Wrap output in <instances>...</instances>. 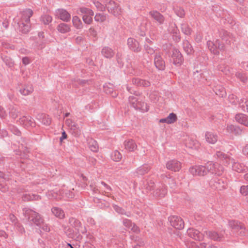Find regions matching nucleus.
<instances>
[{"mask_svg":"<svg viewBox=\"0 0 248 248\" xmlns=\"http://www.w3.org/2000/svg\"><path fill=\"white\" fill-rule=\"evenodd\" d=\"M33 11L29 8L26 9L20 13L21 17L18 22L19 31L27 33L31 29L30 18L32 16Z\"/></svg>","mask_w":248,"mask_h":248,"instance_id":"obj_1","label":"nucleus"},{"mask_svg":"<svg viewBox=\"0 0 248 248\" xmlns=\"http://www.w3.org/2000/svg\"><path fill=\"white\" fill-rule=\"evenodd\" d=\"M24 216L29 221L34 223L37 226H40L44 219L39 213L29 208L23 209Z\"/></svg>","mask_w":248,"mask_h":248,"instance_id":"obj_2","label":"nucleus"},{"mask_svg":"<svg viewBox=\"0 0 248 248\" xmlns=\"http://www.w3.org/2000/svg\"><path fill=\"white\" fill-rule=\"evenodd\" d=\"M24 216L29 221L34 223L37 226H40L44 219L39 213L29 208L23 209Z\"/></svg>","mask_w":248,"mask_h":248,"instance_id":"obj_3","label":"nucleus"},{"mask_svg":"<svg viewBox=\"0 0 248 248\" xmlns=\"http://www.w3.org/2000/svg\"><path fill=\"white\" fill-rule=\"evenodd\" d=\"M228 225L237 235L245 236L248 235V231L246 229L245 225L238 220H229Z\"/></svg>","mask_w":248,"mask_h":248,"instance_id":"obj_4","label":"nucleus"},{"mask_svg":"<svg viewBox=\"0 0 248 248\" xmlns=\"http://www.w3.org/2000/svg\"><path fill=\"white\" fill-rule=\"evenodd\" d=\"M205 167L206 168L207 174L210 173L219 176L224 171V168L223 166L217 163H214L212 161H208L206 163Z\"/></svg>","mask_w":248,"mask_h":248,"instance_id":"obj_5","label":"nucleus"},{"mask_svg":"<svg viewBox=\"0 0 248 248\" xmlns=\"http://www.w3.org/2000/svg\"><path fill=\"white\" fill-rule=\"evenodd\" d=\"M104 3L109 13L116 16L121 14L122 10L119 5L113 0H104Z\"/></svg>","mask_w":248,"mask_h":248,"instance_id":"obj_6","label":"nucleus"},{"mask_svg":"<svg viewBox=\"0 0 248 248\" xmlns=\"http://www.w3.org/2000/svg\"><path fill=\"white\" fill-rule=\"evenodd\" d=\"M210 187L215 190H222L226 188L227 183L222 179L214 178L209 182Z\"/></svg>","mask_w":248,"mask_h":248,"instance_id":"obj_7","label":"nucleus"},{"mask_svg":"<svg viewBox=\"0 0 248 248\" xmlns=\"http://www.w3.org/2000/svg\"><path fill=\"white\" fill-rule=\"evenodd\" d=\"M170 61L176 66H180L183 64L184 58L181 53L178 49L173 48Z\"/></svg>","mask_w":248,"mask_h":248,"instance_id":"obj_8","label":"nucleus"},{"mask_svg":"<svg viewBox=\"0 0 248 248\" xmlns=\"http://www.w3.org/2000/svg\"><path fill=\"white\" fill-rule=\"evenodd\" d=\"M189 171L193 176H204L207 174L205 163L204 165H195L190 167Z\"/></svg>","mask_w":248,"mask_h":248,"instance_id":"obj_9","label":"nucleus"},{"mask_svg":"<svg viewBox=\"0 0 248 248\" xmlns=\"http://www.w3.org/2000/svg\"><path fill=\"white\" fill-rule=\"evenodd\" d=\"M170 225L176 229L181 230L184 227V221L178 216H173L169 218Z\"/></svg>","mask_w":248,"mask_h":248,"instance_id":"obj_10","label":"nucleus"},{"mask_svg":"<svg viewBox=\"0 0 248 248\" xmlns=\"http://www.w3.org/2000/svg\"><path fill=\"white\" fill-rule=\"evenodd\" d=\"M219 36L221 39L225 41L227 45L231 46L234 43L235 39L232 34L224 30H221L219 31Z\"/></svg>","mask_w":248,"mask_h":248,"instance_id":"obj_11","label":"nucleus"},{"mask_svg":"<svg viewBox=\"0 0 248 248\" xmlns=\"http://www.w3.org/2000/svg\"><path fill=\"white\" fill-rule=\"evenodd\" d=\"M70 225L75 228L78 233H84L87 231L85 227L82 226L81 223L78 219L74 217H70L69 219Z\"/></svg>","mask_w":248,"mask_h":248,"instance_id":"obj_12","label":"nucleus"},{"mask_svg":"<svg viewBox=\"0 0 248 248\" xmlns=\"http://www.w3.org/2000/svg\"><path fill=\"white\" fill-rule=\"evenodd\" d=\"M55 16L64 22H67L71 19L70 14L64 9H58L56 10Z\"/></svg>","mask_w":248,"mask_h":248,"instance_id":"obj_13","label":"nucleus"},{"mask_svg":"<svg viewBox=\"0 0 248 248\" xmlns=\"http://www.w3.org/2000/svg\"><path fill=\"white\" fill-rule=\"evenodd\" d=\"M127 44L129 49L134 52L138 53L141 50L139 42L133 38H128Z\"/></svg>","mask_w":248,"mask_h":248,"instance_id":"obj_14","label":"nucleus"},{"mask_svg":"<svg viewBox=\"0 0 248 248\" xmlns=\"http://www.w3.org/2000/svg\"><path fill=\"white\" fill-rule=\"evenodd\" d=\"M166 168L171 171H178L182 168V164L177 160L172 159L166 163Z\"/></svg>","mask_w":248,"mask_h":248,"instance_id":"obj_15","label":"nucleus"},{"mask_svg":"<svg viewBox=\"0 0 248 248\" xmlns=\"http://www.w3.org/2000/svg\"><path fill=\"white\" fill-rule=\"evenodd\" d=\"M18 121L20 124L26 127H34L35 125L34 120L29 116H23Z\"/></svg>","mask_w":248,"mask_h":248,"instance_id":"obj_16","label":"nucleus"},{"mask_svg":"<svg viewBox=\"0 0 248 248\" xmlns=\"http://www.w3.org/2000/svg\"><path fill=\"white\" fill-rule=\"evenodd\" d=\"M154 64L157 69L164 70L165 68V62L159 53H156L154 58Z\"/></svg>","mask_w":248,"mask_h":248,"instance_id":"obj_17","label":"nucleus"},{"mask_svg":"<svg viewBox=\"0 0 248 248\" xmlns=\"http://www.w3.org/2000/svg\"><path fill=\"white\" fill-rule=\"evenodd\" d=\"M124 149L128 152H134L137 149V145L133 140L128 139L124 142Z\"/></svg>","mask_w":248,"mask_h":248,"instance_id":"obj_18","label":"nucleus"},{"mask_svg":"<svg viewBox=\"0 0 248 248\" xmlns=\"http://www.w3.org/2000/svg\"><path fill=\"white\" fill-rule=\"evenodd\" d=\"M149 15L152 18L158 23L159 25H162L163 24L165 18L164 16L157 11H151L149 12Z\"/></svg>","mask_w":248,"mask_h":248,"instance_id":"obj_19","label":"nucleus"},{"mask_svg":"<svg viewBox=\"0 0 248 248\" xmlns=\"http://www.w3.org/2000/svg\"><path fill=\"white\" fill-rule=\"evenodd\" d=\"M187 233L189 237L196 240L201 241L203 238L202 233H201L198 230L194 228H189L187 230Z\"/></svg>","mask_w":248,"mask_h":248,"instance_id":"obj_20","label":"nucleus"},{"mask_svg":"<svg viewBox=\"0 0 248 248\" xmlns=\"http://www.w3.org/2000/svg\"><path fill=\"white\" fill-rule=\"evenodd\" d=\"M152 167L148 164H144L138 167L136 170L135 173L137 175H144L147 174L151 169Z\"/></svg>","mask_w":248,"mask_h":248,"instance_id":"obj_21","label":"nucleus"},{"mask_svg":"<svg viewBox=\"0 0 248 248\" xmlns=\"http://www.w3.org/2000/svg\"><path fill=\"white\" fill-rule=\"evenodd\" d=\"M20 93L24 96L31 94L33 91V88L31 84H25L22 85L19 90Z\"/></svg>","mask_w":248,"mask_h":248,"instance_id":"obj_22","label":"nucleus"},{"mask_svg":"<svg viewBox=\"0 0 248 248\" xmlns=\"http://www.w3.org/2000/svg\"><path fill=\"white\" fill-rule=\"evenodd\" d=\"M167 193V189L165 185L163 184H161L159 187L155 191L154 195L156 197L163 198Z\"/></svg>","mask_w":248,"mask_h":248,"instance_id":"obj_23","label":"nucleus"},{"mask_svg":"<svg viewBox=\"0 0 248 248\" xmlns=\"http://www.w3.org/2000/svg\"><path fill=\"white\" fill-rule=\"evenodd\" d=\"M235 120L238 123L248 127V116L245 114L239 113L235 116Z\"/></svg>","mask_w":248,"mask_h":248,"instance_id":"obj_24","label":"nucleus"},{"mask_svg":"<svg viewBox=\"0 0 248 248\" xmlns=\"http://www.w3.org/2000/svg\"><path fill=\"white\" fill-rule=\"evenodd\" d=\"M8 180V178L5 177V175L2 172L0 171V190L3 192L7 191L8 189V187L5 184Z\"/></svg>","mask_w":248,"mask_h":248,"instance_id":"obj_25","label":"nucleus"},{"mask_svg":"<svg viewBox=\"0 0 248 248\" xmlns=\"http://www.w3.org/2000/svg\"><path fill=\"white\" fill-rule=\"evenodd\" d=\"M232 170L237 172H244L248 170V168L244 164L238 162H235L232 166Z\"/></svg>","mask_w":248,"mask_h":248,"instance_id":"obj_26","label":"nucleus"},{"mask_svg":"<svg viewBox=\"0 0 248 248\" xmlns=\"http://www.w3.org/2000/svg\"><path fill=\"white\" fill-rule=\"evenodd\" d=\"M102 55L107 59H111L115 54L114 50L108 46L104 47L101 50Z\"/></svg>","mask_w":248,"mask_h":248,"instance_id":"obj_27","label":"nucleus"},{"mask_svg":"<svg viewBox=\"0 0 248 248\" xmlns=\"http://www.w3.org/2000/svg\"><path fill=\"white\" fill-rule=\"evenodd\" d=\"M132 82L133 84L138 86H142L144 87H149L150 86V82L145 79H141L139 78H133Z\"/></svg>","mask_w":248,"mask_h":248,"instance_id":"obj_28","label":"nucleus"},{"mask_svg":"<svg viewBox=\"0 0 248 248\" xmlns=\"http://www.w3.org/2000/svg\"><path fill=\"white\" fill-rule=\"evenodd\" d=\"M205 137L206 141L210 144H215L217 141V135L211 132H207Z\"/></svg>","mask_w":248,"mask_h":248,"instance_id":"obj_29","label":"nucleus"},{"mask_svg":"<svg viewBox=\"0 0 248 248\" xmlns=\"http://www.w3.org/2000/svg\"><path fill=\"white\" fill-rule=\"evenodd\" d=\"M226 129L228 132L235 135H239L243 133V129H241L240 127L232 124L228 125Z\"/></svg>","mask_w":248,"mask_h":248,"instance_id":"obj_30","label":"nucleus"},{"mask_svg":"<svg viewBox=\"0 0 248 248\" xmlns=\"http://www.w3.org/2000/svg\"><path fill=\"white\" fill-rule=\"evenodd\" d=\"M51 212L56 217L60 219H63L65 217V214L63 211L59 207H52L51 209Z\"/></svg>","mask_w":248,"mask_h":248,"instance_id":"obj_31","label":"nucleus"},{"mask_svg":"<svg viewBox=\"0 0 248 248\" xmlns=\"http://www.w3.org/2000/svg\"><path fill=\"white\" fill-rule=\"evenodd\" d=\"M57 30L61 33H66L71 31V26L64 23L59 24L57 27Z\"/></svg>","mask_w":248,"mask_h":248,"instance_id":"obj_32","label":"nucleus"},{"mask_svg":"<svg viewBox=\"0 0 248 248\" xmlns=\"http://www.w3.org/2000/svg\"><path fill=\"white\" fill-rule=\"evenodd\" d=\"M62 191L55 192L54 191H50L47 193L48 197L51 199H55L57 201L61 200L63 196L62 195Z\"/></svg>","mask_w":248,"mask_h":248,"instance_id":"obj_33","label":"nucleus"},{"mask_svg":"<svg viewBox=\"0 0 248 248\" xmlns=\"http://www.w3.org/2000/svg\"><path fill=\"white\" fill-rule=\"evenodd\" d=\"M134 108L140 110L142 112H147L149 109V106L144 102L138 101Z\"/></svg>","mask_w":248,"mask_h":248,"instance_id":"obj_34","label":"nucleus"},{"mask_svg":"<svg viewBox=\"0 0 248 248\" xmlns=\"http://www.w3.org/2000/svg\"><path fill=\"white\" fill-rule=\"evenodd\" d=\"M155 186V184L152 180H147L143 182V188L146 190V192H149L154 189Z\"/></svg>","mask_w":248,"mask_h":248,"instance_id":"obj_35","label":"nucleus"},{"mask_svg":"<svg viewBox=\"0 0 248 248\" xmlns=\"http://www.w3.org/2000/svg\"><path fill=\"white\" fill-rule=\"evenodd\" d=\"M214 157L221 161L226 160V162L228 159H230L229 156L227 154L220 151H217Z\"/></svg>","mask_w":248,"mask_h":248,"instance_id":"obj_36","label":"nucleus"},{"mask_svg":"<svg viewBox=\"0 0 248 248\" xmlns=\"http://www.w3.org/2000/svg\"><path fill=\"white\" fill-rule=\"evenodd\" d=\"M183 47L184 50L188 55L191 54L193 51V48H192L191 44L186 40L183 41Z\"/></svg>","mask_w":248,"mask_h":248,"instance_id":"obj_37","label":"nucleus"},{"mask_svg":"<svg viewBox=\"0 0 248 248\" xmlns=\"http://www.w3.org/2000/svg\"><path fill=\"white\" fill-rule=\"evenodd\" d=\"M70 132L75 137H79L81 134V131L79 127L77 124H73L70 128Z\"/></svg>","mask_w":248,"mask_h":248,"instance_id":"obj_38","label":"nucleus"},{"mask_svg":"<svg viewBox=\"0 0 248 248\" xmlns=\"http://www.w3.org/2000/svg\"><path fill=\"white\" fill-rule=\"evenodd\" d=\"M72 22L73 26L77 29H81L82 28V23L81 20L78 16L73 17Z\"/></svg>","mask_w":248,"mask_h":248,"instance_id":"obj_39","label":"nucleus"},{"mask_svg":"<svg viewBox=\"0 0 248 248\" xmlns=\"http://www.w3.org/2000/svg\"><path fill=\"white\" fill-rule=\"evenodd\" d=\"M206 235L210 238L217 240V241H220L221 237L215 232L212 231H207L205 232Z\"/></svg>","mask_w":248,"mask_h":248,"instance_id":"obj_40","label":"nucleus"},{"mask_svg":"<svg viewBox=\"0 0 248 248\" xmlns=\"http://www.w3.org/2000/svg\"><path fill=\"white\" fill-rule=\"evenodd\" d=\"M88 146L90 150L94 152L98 151V146L96 141L91 139L88 142Z\"/></svg>","mask_w":248,"mask_h":248,"instance_id":"obj_41","label":"nucleus"},{"mask_svg":"<svg viewBox=\"0 0 248 248\" xmlns=\"http://www.w3.org/2000/svg\"><path fill=\"white\" fill-rule=\"evenodd\" d=\"M239 108L244 111L248 112V101L242 99L239 102Z\"/></svg>","mask_w":248,"mask_h":248,"instance_id":"obj_42","label":"nucleus"},{"mask_svg":"<svg viewBox=\"0 0 248 248\" xmlns=\"http://www.w3.org/2000/svg\"><path fill=\"white\" fill-rule=\"evenodd\" d=\"M186 146L189 148H193L197 146L198 142L197 140H194L191 138H188L186 140Z\"/></svg>","mask_w":248,"mask_h":248,"instance_id":"obj_43","label":"nucleus"},{"mask_svg":"<svg viewBox=\"0 0 248 248\" xmlns=\"http://www.w3.org/2000/svg\"><path fill=\"white\" fill-rule=\"evenodd\" d=\"M181 29L182 32L187 35H190L192 32V30L191 28L189 27V26L186 23H183L181 25Z\"/></svg>","mask_w":248,"mask_h":248,"instance_id":"obj_44","label":"nucleus"},{"mask_svg":"<svg viewBox=\"0 0 248 248\" xmlns=\"http://www.w3.org/2000/svg\"><path fill=\"white\" fill-rule=\"evenodd\" d=\"M111 158L115 161H120L122 158V155L118 151L115 150L111 155Z\"/></svg>","mask_w":248,"mask_h":248,"instance_id":"obj_45","label":"nucleus"},{"mask_svg":"<svg viewBox=\"0 0 248 248\" xmlns=\"http://www.w3.org/2000/svg\"><path fill=\"white\" fill-rule=\"evenodd\" d=\"M52 20V17L51 16L48 15H44L42 16L41 17V21L45 24V25H48L51 22Z\"/></svg>","mask_w":248,"mask_h":248,"instance_id":"obj_46","label":"nucleus"},{"mask_svg":"<svg viewBox=\"0 0 248 248\" xmlns=\"http://www.w3.org/2000/svg\"><path fill=\"white\" fill-rule=\"evenodd\" d=\"M20 111L18 110V109L14 107H12L10 108V115L13 119H16L18 116Z\"/></svg>","mask_w":248,"mask_h":248,"instance_id":"obj_47","label":"nucleus"},{"mask_svg":"<svg viewBox=\"0 0 248 248\" xmlns=\"http://www.w3.org/2000/svg\"><path fill=\"white\" fill-rule=\"evenodd\" d=\"M167 118L168 121V124H173L177 120V115L173 112L170 113Z\"/></svg>","mask_w":248,"mask_h":248,"instance_id":"obj_48","label":"nucleus"},{"mask_svg":"<svg viewBox=\"0 0 248 248\" xmlns=\"http://www.w3.org/2000/svg\"><path fill=\"white\" fill-rule=\"evenodd\" d=\"M79 11L81 14H84L85 15H90L91 16H93L94 15L93 12L90 9L82 7L79 9Z\"/></svg>","mask_w":248,"mask_h":248,"instance_id":"obj_49","label":"nucleus"},{"mask_svg":"<svg viewBox=\"0 0 248 248\" xmlns=\"http://www.w3.org/2000/svg\"><path fill=\"white\" fill-rule=\"evenodd\" d=\"M107 19V16L104 14H96L94 16V20L97 22H103Z\"/></svg>","mask_w":248,"mask_h":248,"instance_id":"obj_50","label":"nucleus"},{"mask_svg":"<svg viewBox=\"0 0 248 248\" xmlns=\"http://www.w3.org/2000/svg\"><path fill=\"white\" fill-rule=\"evenodd\" d=\"M9 129L12 133L16 135L20 136L21 134L20 131L14 125H9Z\"/></svg>","mask_w":248,"mask_h":248,"instance_id":"obj_51","label":"nucleus"},{"mask_svg":"<svg viewBox=\"0 0 248 248\" xmlns=\"http://www.w3.org/2000/svg\"><path fill=\"white\" fill-rule=\"evenodd\" d=\"M175 12L176 14L180 17H184L185 15L184 10L181 7H176L175 9Z\"/></svg>","mask_w":248,"mask_h":248,"instance_id":"obj_52","label":"nucleus"},{"mask_svg":"<svg viewBox=\"0 0 248 248\" xmlns=\"http://www.w3.org/2000/svg\"><path fill=\"white\" fill-rule=\"evenodd\" d=\"M166 177L168 180L167 183L169 185L170 187L172 189L175 188L176 184L175 180L172 178Z\"/></svg>","mask_w":248,"mask_h":248,"instance_id":"obj_53","label":"nucleus"},{"mask_svg":"<svg viewBox=\"0 0 248 248\" xmlns=\"http://www.w3.org/2000/svg\"><path fill=\"white\" fill-rule=\"evenodd\" d=\"M82 19L85 23L90 24L93 22L92 16L90 15H84L82 17Z\"/></svg>","mask_w":248,"mask_h":248,"instance_id":"obj_54","label":"nucleus"},{"mask_svg":"<svg viewBox=\"0 0 248 248\" xmlns=\"http://www.w3.org/2000/svg\"><path fill=\"white\" fill-rule=\"evenodd\" d=\"M94 4L95 5L96 8L100 11H104L106 8V5H104V4H102L99 1L94 2Z\"/></svg>","mask_w":248,"mask_h":248,"instance_id":"obj_55","label":"nucleus"},{"mask_svg":"<svg viewBox=\"0 0 248 248\" xmlns=\"http://www.w3.org/2000/svg\"><path fill=\"white\" fill-rule=\"evenodd\" d=\"M114 209L117 213H118L119 214H121L122 215H125L127 217H130V215L126 214V213L125 212L124 209H123L122 208H121L117 205L114 206Z\"/></svg>","mask_w":248,"mask_h":248,"instance_id":"obj_56","label":"nucleus"},{"mask_svg":"<svg viewBox=\"0 0 248 248\" xmlns=\"http://www.w3.org/2000/svg\"><path fill=\"white\" fill-rule=\"evenodd\" d=\"M240 192L243 195L248 196V185L241 186Z\"/></svg>","mask_w":248,"mask_h":248,"instance_id":"obj_57","label":"nucleus"},{"mask_svg":"<svg viewBox=\"0 0 248 248\" xmlns=\"http://www.w3.org/2000/svg\"><path fill=\"white\" fill-rule=\"evenodd\" d=\"M62 191V194H65V196L68 198H73L75 197V194L73 192L66 190L63 191Z\"/></svg>","mask_w":248,"mask_h":248,"instance_id":"obj_58","label":"nucleus"},{"mask_svg":"<svg viewBox=\"0 0 248 248\" xmlns=\"http://www.w3.org/2000/svg\"><path fill=\"white\" fill-rule=\"evenodd\" d=\"M3 62L5 63V64L8 65L9 67H12L13 66V62L12 60L6 56L2 57Z\"/></svg>","mask_w":248,"mask_h":248,"instance_id":"obj_59","label":"nucleus"},{"mask_svg":"<svg viewBox=\"0 0 248 248\" xmlns=\"http://www.w3.org/2000/svg\"><path fill=\"white\" fill-rule=\"evenodd\" d=\"M218 92H217V87H216L215 89V93H216L219 95V96L223 97V95L225 94V92L224 89L222 87H218Z\"/></svg>","mask_w":248,"mask_h":248,"instance_id":"obj_60","label":"nucleus"},{"mask_svg":"<svg viewBox=\"0 0 248 248\" xmlns=\"http://www.w3.org/2000/svg\"><path fill=\"white\" fill-rule=\"evenodd\" d=\"M128 100L132 106L135 108V105H136L137 103L138 102L137 98L133 96H130L129 97Z\"/></svg>","mask_w":248,"mask_h":248,"instance_id":"obj_61","label":"nucleus"},{"mask_svg":"<svg viewBox=\"0 0 248 248\" xmlns=\"http://www.w3.org/2000/svg\"><path fill=\"white\" fill-rule=\"evenodd\" d=\"M144 47L146 53H147L149 54L152 55L154 54L155 52V49L147 45H145Z\"/></svg>","mask_w":248,"mask_h":248,"instance_id":"obj_62","label":"nucleus"},{"mask_svg":"<svg viewBox=\"0 0 248 248\" xmlns=\"http://www.w3.org/2000/svg\"><path fill=\"white\" fill-rule=\"evenodd\" d=\"M236 77L240 79V80L242 82H245L247 80V77L245 74L237 72L236 73Z\"/></svg>","mask_w":248,"mask_h":248,"instance_id":"obj_63","label":"nucleus"},{"mask_svg":"<svg viewBox=\"0 0 248 248\" xmlns=\"http://www.w3.org/2000/svg\"><path fill=\"white\" fill-rule=\"evenodd\" d=\"M218 69L223 73H225L226 75H227L229 73V70L227 66H226L224 65H219L218 66Z\"/></svg>","mask_w":248,"mask_h":248,"instance_id":"obj_64","label":"nucleus"}]
</instances>
